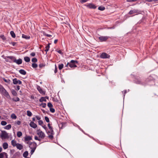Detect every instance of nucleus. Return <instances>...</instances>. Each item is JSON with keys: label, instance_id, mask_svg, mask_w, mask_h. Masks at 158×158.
<instances>
[{"label": "nucleus", "instance_id": "2f4dec72", "mask_svg": "<svg viewBox=\"0 0 158 158\" xmlns=\"http://www.w3.org/2000/svg\"><path fill=\"white\" fill-rule=\"evenodd\" d=\"M64 67V64H60L58 65V68L60 70H61Z\"/></svg>", "mask_w": 158, "mask_h": 158}, {"label": "nucleus", "instance_id": "0eeeda50", "mask_svg": "<svg viewBox=\"0 0 158 158\" xmlns=\"http://www.w3.org/2000/svg\"><path fill=\"white\" fill-rule=\"evenodd\" d=\"M37 134L39 135L41 139L44 138L45 137V135L44 133L41 131H38Z\"/></svg>", "mask_w": 158, "mask_h": 158}, {"label": "nucleus", "instance_id": "8fccbe9b", "mask_svg": "<svg viewBox=\"0 0 158 158\" xmlns=\"http://www.w3.org/2000/svg\"><path fill=\"white\" fill-rule=\"evenodd\" d=\"M31 155L33 154V153L34 152H35V149H31Z\"/></svg>", "mask_w": 158, "mask_h": 158}, {"label": "nucleus", "instance_id": "1a4fd4ad", "mask_svg": "<svg viewBox=\"0 0 158 158\" xmlns=\"http://www.w3.org/2000/svg\"><path fill=\"white\" fill-rule=\"evenodd\" d=\"M37 144L35 142H31L29 144V147L31 149H35L36 148Z\"/></svg>", "mask_w": 158, "mask_h": 158}, {"label": "nucleus", "instance_id": "ea45409f", "mask_svg": "<svg viewBox=\"0 0 158 158\" xmlns=\"http://www.w3.org/2000/svg\"><path fill=\"white\" fill-rule=\"evenodd\" d=\"M48 106L50 108H52L53 106V105L51 102H48Z\"/></svg>", "mask_w": 158, "mask_h": 158}, {"label": "nucleus", "instance_id": "412c9836", "mask_svg": "<svg viewBox=\"0 0 158 158\" xmlns=\"http://www.w3.org/2000/svg\"><path fill=\"white\" fill-rule=\"evenodd\" d=\"M11 127V125L10 124H8L4 127V129L6 130H9Z\"/></svg>", "mask_w": 158, "mask_h": 158}, {"label": "nucleus", "instance_id": "4d7b16f0", "mask_svg": "<svg viewBox=\"0 0 158 158\" xmlns=\"http://www.w3.org/2000/svg\"><path fill=\"white\" fill-rule=\"evenodd\" d=\"M88 0H81V3H83L87 2Z\"/></svg>", "mask_w": 158, "mask_h": 158}, {"label": "nucleus", "instance_id": "4be33fe9", "mask_svg": "<svg viewBox=\"0 0 158 158\" xmlns=\"http://www.w3.org/2000/svg\"><path fill=\"white\" fill-rule=\"evenodd\" d=\"M22 37L26 39H29L30 38V36L23 34L22 35Z\"/></svg>", "mask_w": 158, "mask_h": 158}, {"label": "nucleus", "instance_id": "5701e85b", "mask_svg": "<svg viewBox=\"0 0 158 158\" xmlns=\"http://www.w3.org/2000/svg\"><path fill=\"white\" fill-rule=\"evenodd\" d=\"M7 58L11 60L14 62V60L15 59V57L13 56H8Z\"/></svg>", "mask_w": 158, "mask_h": 158}, {"label": "nucleus", "instance_id": "0e129e2a", "mask_svg": "<svg viewBox=\"0 0 158 158\" xmlns=\"http://www.w3.org/2000/svg\"><path fill=\"white\" fill-rule=\"evenodd\" d=\"M123 92L124 93V96H125V94L126 93H127V90H124L123 91Z\"/></svg>", "mask_w": 158, "mask_h": 158}, {"label": "nucleus", "instance_id": "603ef678", "mask_svg": "<svg viewBox=\"0 0 158 158\" xmlns=\"http://www.w3.org/2000/svg\"><path fill=\"white\" fill-rule=\"evenodd\" d=\"M35 118H36L37 120H39V121L41 119V118L39 116H36Z\"/></svg>", "mask_w": 158, "mask_h": 158}, {"label": "nucleus", "instance_id": "2eb2a0df", "mask_svg": "<svg viewBox=\"0 0 158 158\" xmlns=\"http://www.w3.org/2000/svg\"><path fill=\"white\" fill-rule=\"evenodd\" d=\"M46 98L48 99V97H42L39 100V101L40 102H46Z\"/></svg>", "mask_w": 158, "mask_h": 158}, {"label": "nucleus", "instance_id": "f03ea898", "mask_svg": "<svg viewBox=\"0 0 158 158\" xmlns=\"http://www.w3.org/2000/svg\"><path fill=\"white\" fill-rule=\"evenodd\" d=\"M0 136L2 139H8L9 137L8 133L5 131H2Z\"/></svg>", "mask_w": 158, "mask_h": 158}, {"label": "nucleus", "instance_id": "13d9d810", "mask_svg": "<svg viewBox=\"0 0 158 158\" xmlns=\"http://www.w3.org/2000/svg\"><path fill=\"white\" fill-rule=\"evenodd\" d=\"M16 123L17 125H20L21 124V122L20 121H18L16 122Z\"/></svg>", "mask_w": 158, "mask_h": 158}, {"label": "nucleus", "instance_id": "3c124183", "mask_svg": "<svg viewBox=\"0 0 158 158\" xmlns=\"http://www.w3.org/2000/svg\"><path fill=\"white\" fill-rule=\"evenodd\" d=\"M57 67L56 65H55V69L54 70V73H56L57 72Z\"/></svg>", "mask_w": 158, "mask_h": 158}, {"label": "nucleus", "instance_id": "4c0bfd02", "mask_svg": "<svg viewBox=\"0 0 158 158\" xmlns=\"http://www.w3.org/2000/svg\"><path fill=\"white\" fill-rule=\"evenodd\" d=\"M31 61L32 62L35 63L37 61V60L36 58H34L32 59Z\"/></svg>", "mask_w": 158, "mask_h": 158}, {"label": "nucleus", "instance_id": "f257e3e1", "mask_svg": "<svg viewBox=\"0 0 158 158\" xmlns=\"http://www.w3.org/2000/svg\"><path fill=\"white\" fill-rule=\"evenodd\" d=\"M0 91L2 93H3L8 98H10V97L8 93L5 89L3 87L0 85Z\"/></svg>", "mask_w": 158, "mask_h": 158}, {"label": "nucleus", "instance_id": "c9c22d12", "mask_svg": "<svg viewBox=\"0 0 158 158\" xmlns=\"http://www.w3.org/2000/svg\"><path fill=\"white\" fill-rule=\"evenodd\" d=\"M6 124H7V123L5 121H2L1 122V124L2 126H5Z\"/></svg>", "mask_w": 158, "mask_h": 158}, {"label": "nucleus", "instance_id": "e2e57ef3", "mask_svg": "<svg viewBox=\"0 0 158 158\" xmlns=\"http://www.w3.org/2000/svg\"><path fill=\"white\" fill-rule=\"evenodd\" d=\"M3 80H4V81L5 82H8V81H7V80H6V79H5V78H4V79H3Z\"/></svg>", "mask_w": 158, "mask_h": 158}, {"label": "nucleus", "instance_id": "423d86ee", "mask_svg": "<svg viewBox=\"0 0 158 158\" xmlns=\"http://www.w3.org/2000/svg\"><path fill=\"white\" fill-rule=\"evenodd\" d=\"M13 83L15 85L19 84L21 85L22 84V82L19 80L17 79L16 78H15L13 79Z\"/></svg>", "mask_w": 158, "mask_h": 158}, {"label": "nucleus", "instance_id": "58836bf2", "mask_svg": "<svg viewBox=\"0 0 158 158\" xmlns=\"http://www.w3.org/2000/svg\"><path fill=\"white\" fill-rule=\"evenodd\" d=\"M40 106H41L43 108H45L46 106V104L45 103H42L40 104Z\"/></svg>", "mask_w": 158, "mask_h": 158}, {"label": "nucleus", "instance_id": "6e6552de", "mask_svg": "<svg viewBox=\"0 0 158 158\" xmlns=\"http://www.w3.org/2000/svg\"><path fill=\"white\" fill-rule=\"evenodd\" d=\"M100 57L101 58L103 59L109 58L110 57V56L107 53L104 52L101 55Z\"/></svg>", "mask_w": 158, "mask_h": 158}, {"label": "nucleus", "instance_id": "338daca9", "mask_svg": "<svg viewBox=\"0 0 158 158\" xmlns=\"http://www.w3.org/2000/svg\"><path fill=\"white\" fill-rule=\"evenodd\" d=\"M69 66V63H68L65 67H68V66Z\"/></svg>", "mask_w": 158, "mask_h": 158}, {"label": "nucleus", "instance_id": "6ab92c4d", "mask_svg": "<svg viewBox=\"0 0 158 158\" xmlns=\"http://www.w3.org/2000/svg\"><path fill=\"white\" fill-rule=\"evenodd\" d=\"M19 72L23 75H25L26 74V72L23 69H20L19 70Z\"/></svg>", "mask_w": 158, "mask_h": 158}, {"label": "nucleus", "instance_id": "bf43d9fd", "mask_svg": "<svg viewBox=\"0 0 158 158\" xmlns=\"http://www.w3.org/2000/svg\"><path fill=\"white\" fill-rule=\"evenodd\" d=\"M48 127L49 129L52 128V127L50 126V124L49 123H48Z\"/></svg>", "mask_w": 158, "mask_h": 158}, {"label": "nucleus", "instance_id": "bb28decb", "mask_svg": "<svg viewBox=\"0 0 158 158\" xmlns=\"http://www.w3.org/2000/svg\"><path fill=\"white\" fill-rule=\"evenodd\" d=\"M10 34L11 36L13 38H15V35L14 32L13 31H11L10 32Z\"/></svg>", "mask_w": 158, "mask_h": 158}, {"label": "nucleus", "instance_id": "864d4df0", "mask_svg": "<svg viewBox=\"0 0 158 158\" xmlns=\"http://www.w3.org/2000/svg\"><path fill=\"white\" fill-rule=\"evenodd\" d=\"M35 55V53L34 52H32L30 54V55L32 56H34Z\"/></svg>", "mask_w": 158, "mask_h": 158}, {"label": "nucleus", "instance_id": "f704fd0d", "mask_svg": "<svg viewBox=\"0 0 158 158\" xmlns=\"http://www.w3.org/2000/svg\"><path fill=\"white\" fill-rule=\"evenodd\" d=\"M11 117L12 118L14 119H15L17 118L16 115L14 114H12L11 116Z\"/></svg>", "mask_w": 158, "mask_h": 158}, {"label": "nucleus", "instance_id": "c03bdc74", "mask_svg": "<svg viewBox=\"0 0 158 158\" xmlns=\"http://www.w3.org/2000/svg\"><path fill=\"white\" fill-rule=\"evenodd\" d=\"M145 1L148 2H152L157 1L158 0H145Z\"/></svg>", "mask_w": 158, "mask_h": 158}, {"label": "nucleus", "instance_id": "a211bd4d", "mask_svg": "<svg viewBox=\"0 0 158 158\" xmlns=\"http://www.w3.org/2000/svg\"><path fill=\"white\" fill-rule=\"evenodd\" d=\"M32 138L30 136H26L24 137V140L25 141H28L31 140Z\"/></svg>", "mask_w": 158, "mask_h": 158}, {"label": "nucleus", "instance_id": "aec40b11", "mask_svg": "<svg viewBox=\"0 0 158 158\" xmlns=\"http://www.w3.org/2000/svg\"><path fill=\"white\" fill-rule=\"evenodd\" d=\"M11 143L12 145L14 146H16L17 143H16V142L14 140H12L11 141Z\"/></svg>", "mask_w": 158, "mask_h": 158}, {"label": "nucleus", "instance_id": "79ce46f5", "mask_svg": "<svg viewBox=\"0 0 158 158\" xmlns=\"http://www.w3.org/2000/svg\"><path fill=\"white\" fill-rule=\"evenodd\" d=\"M45 120V121L47 122L48 123L49 122V118L47 116H45L44 117Z\"/></svg>", "mask_w": 158, "mask_h": 158}, {"label": "nucleus", "instance_id": "09e8293b", "mask_svg": "<svg viewBox=\"0 0 158 158\" xmlns=\"http://www.w3.org/2000/svg\"><path fill=\"white\" fill-rule=\"evenodd\" d=\"M0 37L3 40H6V38L4 35H2L0 36Z\"/></svg>", "mask_w": 158, "mask_h": 158}, {"label": "nucleus", "instance_id": "dca6fc26", "mask_svg": "<svg viewBox=\"0 0 158 158\" xmlns=\"http://www.w3.org/2000/svg\"><path fill=\"white\" fill-rule=\"evenodd\" d=\"M16 147L18 149L20 150H21L23 148V145L22 144H19V143H17Z\"/></svg>", "mask_w": 158, "mask_h": 158}, {"label": "nucleus", "instance_id": "4468645a", "mask_svg": "<svg viewBox=\"0 0 158 158\" xmlns=\"http://www.w3.org/2000/svg\"><path fill=\"white\" fill-rule=\"evenodd\" d=\"M87 6L91 9H95L96 7L94 5L91 3L88 4Z\"/></svg>", "mask_w": 158, "mask_h": 158}, {"label": "nucleus", "instance_id": "c85d7f7f", "mask_svg": "<svg viewBox=\"0 0 158 158\" xmlns=\"http://www.w3.org/2000/svg\"><path fill=\"white\" fill-rule=\"evenodd\" d=\"M50 44H48L46 47H45V48L46 49L45 50V51H46V52H48L50 48Z\"/></svg>", "mask_w": 158, "mask_h": 158}, {"label": "nucleus", "instance_id": "9b49d317", "mask_svg": "<svg viewBox=\"0 0 158 158\" xmlns=\"http://www.w3.org/2000/svg\"><path fill=\"white\" fill-rule=\"evenodd\" d=\"M139 12V11L137 10L134 9L131 10L129 12L128 14L131 15L133 14H135Z\"/></svg>", "mask_w": 158, "mask_h": 158}, {"label": "nucleus", "instance_id": "6e6d98bb", "mask_svg": "<svg viewBox=\"0 0 158 158\" xmlns=\"http://www.w3.org/2000/svg\"><path fill=\"white\" fill-rule=\"evenodd\" d=\"M63 123H61V124H60L59 125V127L61 129H62L63 128Z\"/></svg>", "mask_w": 158, "mask_h": 158}, {"label": "nucleus", "instance_id": "20e7f679", "mask_svg": "<svg viewBox=\"0 0 158 158\" xmlns=\"http://www.w3.org/2000/svg\"><path fill=\"white\" fill-rule=\"evenodd\" d=\"M47 134L48 135V137L52 139L53 138V135L54 134V131L52 128L49 129V130L47 131Z\"/></svg>", "mask_w": 158, "mask_h": 158}, {"label": "nucleus", "instance_id": "9d476101", "mask_svg": "<svg viewBox=\"0 0 158 158\" xmlns=\"http://www.w3.org/2000/svg\"><path fill=\"white\" fill-rule=\"evenodd\" d=\"M22 60L21 59H19L16 60V59L14 60V62L15 63L18 64H20L22 63Z\"/></svg>", "mask_w": 158, "mask_h": 158}, {"label": "nucleus", "instance_id": "c756f323", "mask_svg": "<svg viewBox=\"0 0 158 158\" xmlns=\"http://www.w3.org/2000/svg\"><path fill=\"white\" fill-rule=\"evenodd\" d=\"M22 135V133L21 131H18L17 133V136L18 137H20Z\"/></svg>", "mask_w": 158, "mask_h": 158}, {"label": "nucleus", "instance_id": "a19ab883", "mask_svg": "<svg viewBox=\"0 0 158 158\" xmlns=\"http://www.w3.org/2000/svg\"><path fill=\"white\" fill-rule=\"evenodd\" d=\"M45 66V64H40L39 65V67L40 68H42L43 67H44Z\"/></svg>", "mask_w": 158, "mask_h": 158}, {"label": "nucleus", "instance_id": "7c9ffc66", "mask_svg": "<svg viewBox=\"0 0 158 158\" xmlns=\"http://www.w3.org/2000/svg\"><path fill=\"white\" fill-rule=\"evenodd\" d=\"M12 100L15 102H17L19 101L20 100L19 98L18 97H16L15 98H13Z\"/></svg>", "mask_w": 158, "mask_h": 158}, {"label": "nucleus", "instance_id": "473e14b6", "mask_svg": "<svg viewBox=\"0 0 158 158\" xmlns=\"http://www.w3.org/2000/svg\"><path fill=\"white\" fill-rule=\"evenodd\" d=\"M27 115L29 117L31 116L32 115V114L31 112L29 110H27Z\"/></svg>", "mask_w": 158, "mask_h": 158}, {"label": "nucleus", "instance_id": "e433bc0d", "mask_svg": "<svg viewBox=\"0 0 158 158\" xmlns=\"http://www.w3.org/2000/svg\"><path fill=\"white\" fill-rule=\"evenodd\" d=\"M37 66H37V64L35 63H33L32 64V66L34 68H37Z\"/></svg>", "mask_w": 158, "mask_h": 158}, {"label": "nucleus", "instance_id": "680f3d73", "mask_svg": "<svg viewBox=\"0 0 158 158\" xmlns=\"http://www.w3.org/2000/svg\"><path fill=\"white\" fill-rule=\"evenodd\" d=\"M57 41H58V40H57V39L55 40L54 41V43L55 44H56L57 43Z\"/></svg>", "mask_w": 158, "mask_h": 158}, {"label": "nucleus", "instance_id": "f8f14e48", "mask_svg": "<svg viewBox=\"0 0 158 158\" xmlns=\"http://www.w3.org/2000/svg\"><path fill=\"white\" fill-rule=\"evenodd\" d=\"M30 126L34 128L37 127V125L33 122H31L30 124Z\"/></svg>", "mask_w": 158, "mask_h": 158}, {"label": "nucleus", "instance_id": "393cba45", "mask_svg": "<svg viewBox=\"0 0 158 158\" xmlns=\"http://www.w3.org/2000/svg\"><path fill=\"white\" fill-rule=\"evenodd\" d=\"M37 89L39 91L41 94H43L44 93V91H43L42 89L40 88V86H38L37 87Z\"/></svg>", "mask_w": 158, "mask_h": 158}, {"label": "nucleus", "instance_id": "774afa93", "mask_svg": "<svg viewBox=\"0 0 158 158\" xmlns=\"http://www.w3.org/2000/svg\"><path fill=\"white\" fill-rule=\"evenodd\" d=\"M35 118H32V122H33V121H35Z\"/></svg>", "mask_w": 158, "mask_h": 158}, {"label": "nucleus", "instance_id": "de8ad7c7", "mask_svg": "<svg viewBox=\"0 0 158 158\" xmlns=\"http://www.w3.org/2000/svg\"><path fill=\"white\" fill-rule=\"evenodd\" d=\"M34 138L35 140H38L39 141H40L41 140L40 139L38 138V137L37 136H35Z\"/></svg>", "mask_w": 158, "mask_h": 158}, {"label": "nucleus", "instance_id": "5fc2aeb1", "mask_svg": "<svg viewBox=\"0 0 158 158\" xmlns=\"http://www.w3.org/2000/svg\"><path fill=\"white\" fill-rule=\"evenodd\" d=\"M137 0H127V1L129 2H133L136 1Z\"/></svg>", "mask_w": 158, "mask_h": 158}, {"label": "nucleus", "instance_id": "69168bd1", "mask_svg": "<svg viewBox=\"0 0 158 158\" xmlns=\"http://www.w3.org/2000/svg\"><path fill=\"white\" fill-rule=\"evenodd\" d=\"M42 127L45 129H46V128H47L46 126L45 125H44V126H42Z\"/></svg>", "mask_w": 158, "mask_h": 158}, {"label": "nucleus", "instance_id": "a878e982", "mask_svg": "<svg viewBox=\"0 0 158 158\" xmlns=\"http://www.w3.org/2000/svg\"><path fill=\"white\" fill-rule=\"evenodd\" d=\"M28 153L27 151L25 152L23 154V156L24 157H26L28 155Z\"/></svg>", "mask_w": 158, "mask_h": 158}, {"label": "nucleus", "instance_id": "a18cd8bd", "mask_svg": "<svg viewBox=\"0 0 158 158\" xmlns=\"http://www.w3.org/2000/svg\"><path fill=\"white\" fill-rule=\"evenodd\" d=\"M38 124L40 125H42L43 124V122L42 120H39L38 122Z\"/></svg>", "mask_w": 158, "mask_h": 158}, {"label": "nucleus", "instance_id": "b1692460", "mask_svg": "<svg viewBox=\"0 0 158 158\" xmlns=\"http://www.w3.org/2000/svg\"><path fill=\"white\" fill-rule=\"evenodd\" d=\"M24 60L26 62H28L30 61V60L28 57L26 56L24 57Z\"/></svg>", "mask_w": 158, "mask_h": 158}, {"label": "nucleus", "instance_id": "7ed1b4c3", "mask_svg": "<svg viewBox=\"0 0 158 158\" xmlns=\"http://www.w3.org/2000/svg\"><path fill=\"white\" fill-rule=\"evenodd\" d=\"M78 64L77 60H72L69 62V66L71 68L77 67V64Z\"/></svg>", "mask_w": 158, "mask_h": 158}, {"label": "nucleus", "instance_id": "39448f33", "mask_svg": "<svg viewBox=\"0 0 158 158\" xmlns=\"http://www.w3.org/2000/svg\"><path fill=\"white\" fill-rule=\"evenodd\" d=\"M110 37L108 36H100L99 37V39L101 42L106 41Z\"/></svg>", "mask_w": 158, "mask_h": 158}, {"label": "nucleus", "instance_id": "f3484780", "mask_svg": "<svg viewBox=\"0 0 158 158\" xmlns=\"http://www.w3.org/2000/svg\"><path fill=\"white\" fill-rule=\"evenodd\" d=\"M2 147H3V148L4 149H6L7 148H8V143L6 142L3 143L2 144Z\"/></svg>", "mask_w": 158, "mask_h": 158}, {"label": "nucleus", "instance_id": "37998d69", "mask_svg": "<svg viewBox=\"0 0 158 158\" xmlns=\"http://www.w3.org/2000/svg\"><path fill=\"white\" fill-rule=\"evenodd\" d=\"M50 111L52 113H54L55 111V109L52 107L50 108Z\"/></svg>", "mask_w": 158, "mask_h": 158}, {"label": "nucleus", "instance_id": "72a5a7b5", "mask_svg": "<svg viewBox=\"0 0 158 158\" xmlns=\"http://www.w3.org/2000/svg\"><path fill=\"white\" fill-rule=\"evenodd\" d=\"M98 9L100 10H103L105 9V7L102 6H100L98 7Z\"/></svg>", "mask_w": 158, "mask_h": 158}, {"label": "nucleus", "instance_id": "ddd939ff", "mask_svg": "<svg viewBox=\"0 0 158 158\" xmlns=\"http://www.w3.org/2000/svg\"><path fill=\"white\" fill-rule=\"evenodd\" d=\"M4 156H5L6 158H7L8 155L7 153L3 152L0 153V158H3Z\"/></svg>", "mask_w": 158, "mask_h": 158}, {"label": "nucleus", "instance_id": "cd10ccee", "mask_svg": "<svg viewBox=\"0 0 158 158\" xmlns=\"http://www.w3.org/2000/svg\"><path fill=\"white\" fill-rule=\"evenodd\" d=\"M12 94L15 96H16L17 95V94L16 92L13 89L11 91Z\"/></svg>", "mask_w": 158, "mask_h": 158}, {"label": "nucleus", "instance_id": "49530a36", "mask_svg": "<svg viewBox=\"0 0 158 158\" xmlns=\"http://www.w3.org/2000/svg\"><path fill=\"white\" fill-rule=\"evenodd\" d=\"M43 34H44V35H45V36H47L48 37H50L52 36V35H50L47 34H46L45 33H44Z\"/></svg>", "mask_w": 158, "mask_h": 158}, {"label": "nucleus", "instance_id": "052dcab7", "mask_svg": "<svg viewBox=\"0 0 158 158\" xmlns=\"http://www.w3.org/2000/svg\"><path fill=\"white\" fill-rule=\"evenodd\" d=\"M16 87H17V88L16 89L17 90H19L20 89V86H17Z\"/></svg>", "mask_w": 158, "mask_h": 158}]
</instances>
